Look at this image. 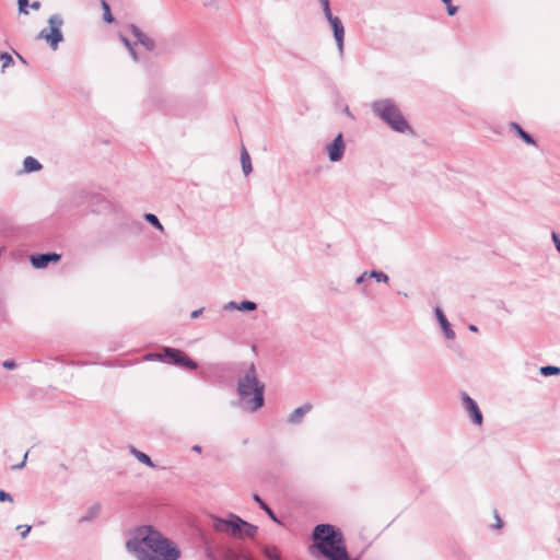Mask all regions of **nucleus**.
<instances>
[{"mask_svg":"<svg viewBox=\"0 0 560 560\" xmlns=\"http://www.w3.org/2000/svg\"><path fill=\"white\" fill-rule=\"evenodd\" d=\"M126 548L138 560H178L180 557L177 546L152 526L136 528Z\"/></svg>","mask_w":560,"mask_h":560,"instance_id":"f257e3e1","label":"nucleus"},{"mask_svg":"<svg viewBox=\"0 0 560 560\" xmlns=\"http://www.w3.org/2000/svg\"><path fill=\"white\" fill-rule=\"evenodd\" d=\"M243 372L237 382V393L245 408L249 411H256L264 406L265 384L259 381L253 362L244 363Z\"/></svg>","mask_w":560,"mask_h":560,"instance_id":"f03ea898","label":"nucleus"},{"mask_svg":"<svg viewBox=\"0 0 560 560\" xmlns=\"http://www.w3.org/2000/svg\"><path fill=\"white\" fill-rule=\"evenodd\" d=\"M213 528L218 533L230 535L234 538H254L258 532V527L244 520L236 514L231 513L228 518L212 516Z\"/></svg>","mask_w":560,"mask_h":560,"instance_id":"7ed1b4c3","label":"nucleus"},{"mask_svg":"<svg viewBox=\"0 0 560 560\" xmlns=\"http://www.w3.org/2000/svg\"><path fill=\"white\" fill-rule=\"evenodd\" d=\"M374 112L385 120L395 131L413 135L412 129L402 117L398 107L389 100L374 103Z\"/></svg>","mask_w":560,"mask_h":560,"instance_id":"20e7f679","label":"nucleus"},{"mask_svg":"<svg viewBox=\"0 0 560 560\" xmlns=\"http://www.w3.org/2000/svg\"><path fill=\"white\" fill-rule=\"evenodd\" d=\"M49 27L42 30L38 37L45 39L52 49L63 39L61 33L62 20L58 15L50 16L48 20Z\"/></svg>","mask_w":560,"mask_h":560,"instance_id":"39448f33","label":"nucleus"},{"mask_svg":"<svg viewBox=\"0 0 560 560\" xmlns=\"http://www.w3.org/2000/svg\"><path fill=\"white\" fill-rule=\"evenodd\" d=\"M165 363L183 366L187 370H196L198 364L192 361L184 351L171 347L163 348Z\"/></svg>","mask_w":560,"mask_h":560,"instance_id":"423d86ee","label":"nucleus"},{"mask_svg":"<svg viewBox=\"0 0 560 560\" xmlns=\"http://www.w3.org/2000/svg\"><path fill=\"white\" fill-rule=\"evenodd\" d=\"M462 400L465 411L467 412L470 420L477 424L481 425L483 421L482 413L477 405V402L466 393H462Z\"/></svg>","mask_w":560,"mask_h":560,"instance_id":"0eeeda50","label":"nucleus"},{"mask_svg":"<svg viewBox=\"0 0 560 560\" xmlns=\"http://www.w3.org/2000/svg\"><path fill=\"white\" fill-rule=\"evenodd\" d=\"M61 256L56 253L37 254L31 256L32 266L36 269L46 268L50 262L59 261Z\"/></svg>","mask_w":560,"mask_h":560,"instance_id":"6e6552de","label":"nucleus"},{"mask_svg":"<svg viewBox=\"0 0 560 560\" xmlns=\"http://www.w3.org/2000/svg\"><path fill=\"white\" fill-rule=\"evenodd\" d=\"M327 152L331 162L341 160L345 152V144L342 141V135L339 133L335 140L327 147Z\"/></svg>","mask_w":560,"mask_h":560,"instance_id":"1a4fd4ad","label":"nucleus"},{"mask_svg":"<svg viewBox=\"0 0 560 560\" xmlns=\"http://www.w3.org/2000/svg\"><path fill=\"white\" fill-rule=\"evenodd\" d=\"M327 20L334 31V36L337 42L338 49L340 52H342L343 51V38H345L343 25H342L341 21L339 20V18H337V16L331 15V18L327 19Z\"/></svg>","mask_w":560,"mask_h":560,"instance_id":"9d476101","label":"nucleus"},{"mask_svg":"<svg viewBox=\"0 0 560 560\" xmlns=\"http://www.w3.org/2000/svg\"><path fill=\"white\" fill-rule=\"evenodd\" d=\"M256 308H257V304L252 301H242L240 303L231 301L223 306L224 311L237 310V311H243V312H252V311H255Z\"/></svg>","mask_w":560,"mask_h":560,"instance_id":"9b49d317","label":"nucleus"},{"mask_svg":"<svg viewBox=\"0 0 560 560\" xmlns=\"http://www.w3.org/2000/svg\"><path fill=\"white\" fill-rule=\"evenodd\" d=\"M435 316L441 325V328L443 329L445 338L454 339L455 332L452 329L451 324L448 323V320L446 319L444 313L442 312V310L440 307L435 308Z\"/></svg>","mask_w":560,"mask_h":560,"instance_id":"f8f14e48","label":"nucleus"},{"mask_svg":"<svg viewBox=\"0 0 560 560\" xmlns=\"http://www.w3.org/2000/svg\"><path fill=\"white\" fill-rule=\"evenodd\" d=\"M130 30H131L132 35L137 38L138 43L143 45L149 50L154 49L155 44L151 37L145 35L144 33H142V31L139 27H137L136 25H131Z\"/></svg>","mask_w":560,"mask_h":560,"instance_id":"ddd939ff","label":"nucleus"},{"mask_svg":"<svg viewBox=\"0 0 560 560\" xmlns=\"http://www.w3.org/2000/svg\"><path fill=\"white\" fill-rule=\"evenodd\" d=\"M312 409L311 404H305L292 411V413L288 418V422L291 424L301 423L303 417Z\"/></svg>","mask_w":560,"mask_h":560,"instance_id":"4468645a","label":"nucleus"},{"mask_svg":"<svg viewBox=\"0 0 560 560\" xmlns=\"http://www.w3.org/2000/svg\"><path fill=\"white\" fill-rule=\"evenodd\" d=\"M253 500L259 504L260 509L264 510L273 522L282 524L281 521L273 513V511L261 500V498L258 494H253Z\"/></svg>","mask_w":560,"mask_h":560,"instance_id":"2eb2a0df","label":"nucleus"},{"mask_svg":"<svg viewBox=\"0 0 560 560\" xmlns=\"http://www.w3.org/2000/svg\"><path fill=\"white\" fill-rule=\"evenodd\" d=\"M101 506L100 504H94L88 509L84 515L79 518V523H86L93 521L100 513Z\"/></svg>","mask_w":560,"mask_h":560,"instance_id":"dca6fc26","label":"nucleus"},{"mask_svg":"<svg viewBox=\"0 0 560 560\" xmlns=\"http://www.w3.org/2000/svg\"><path fill=\"white\" fill-rule=\"evenodd\" d=\"M130 453L142 464L149 466V467H155L151 458L143 452L138 451L133 446L130 447Z\"/></svg>","mask_w":560,"mask_h":560,"instance_id":"f3484780","label":"nucleus"},{"mask_svg":"<svg viewBox=\"0 0 560 560\" xmlns=\"http://www.w3.org/2000/svg\"><path fill=\"white\" fill-rule=\"evenodd\" d=\"M24 170L25 172H36V171H39L42 168V164L34 158L32 156H27L25 160H24Z\"/></svg>","mask_w":560,"mask_h":560,"instance_id":"a211bd4d","label":"nucleus"},{"mask_svg":"<svg viewBox=\"0 0 560 560\" xmlns=\"http://www.w3.org/2000/svg\"><path fill=\"white\" fill-rule=\"evenodd\" d=\"M241 163H242V168H243L244 174L248 175L252 172V162H250V156H249L248 152L246 151V149L242 150Z\"/></svg>","mask_w":560,"mask_h":560,"instance_id":"6ab92c4d","label":"nucleus"},{"mask_svg":"<svg viewBox=\"0 0 560 560\" xmlns=\"http://www.w3.org/2000/svg\"><path fill=\"white\" fill-rule=\"evenodd\" d=\"M101 7L103 9V20L108 24L114 23L115 20L110 12L109 4L105 0H101Z\"/></svg>","mask_w":560,"mask_h":560,"instance_id":"aec40b11","label":"nucleus"},{"mask_svg":"<svg viewBox=\"0 0 560 560\" xmlns=\"http://www.w3.org/2000/svg\"><path fill=\"white\" fill-rule=\"evenodd\" d=\"M539 372L544 376L558 375L560 374V368L553 365H546L541 366Z\"/></svg>","mask_w":560,"mask_h":560,"instance_id":"412c9836","label":"nucleus"},{"mask_svg":"<svg viewBox=\"0 0 560 560\" xmlns=\"http://www.w3.org/2000/svg\"><path fill=\"white\" fill-rule=\"evenodd\" d=\"M512 127L518 132V135L525 142H527L528 144H535L533 138L527 132H525L517 124L513 122Z\"/></svg>","mask_w":560,"mask_h":560,"instance_id":"4be33fe9","label":"nucleus"},{"mask_svg":"<svg viewBox=\"0 0 560 560\" xmlns=\"http://www.w3.org/2000/svg\"><path fill=\"white\" fill-rule=\"evenodd\" d=\"M265 556L269 560H281L280 553H279V551H278V549L276 547H267L265 549Z\"/></svg>","mask_w":560,"mask_h":560,"instance_id":"5701e85b","label":"nucleus"},{"mask_svg":"<svg viewBox=\"0 0 560 560\" xmlns=\"http://www.w3.org/2000/svg\"><path fill=\"white\" fill-rule=\"evenodd\" d=\"M144 360L147 361H165L164 351L162 352H152L144 355Z\"/></svg>","mask_w":560,"mask_h":560,"instance_id":"b1692460","label":"nucleus"},{"mask_svg":"<svg viewBox=\"0 0 560 560\" xmlns=\"http://www.w3.org/2000/svg\"><path fill=\"white\" fill-rule=\"evenodd\" d=\"M369 278H374L378 282H381V281L387 282L388 281V276L386 273H384L383 271L372 270L371 272H369Z\"/></svg>","mask_w":560,"mask_h":560,"instance_id":"393cba45","label":"nucleus"},{"mask_svg":"<svg viewBox=\"0 0 560 560\" xmlns=\"http://www.w3.org/2000/svg\"><path fill=\"white\" fill-rule=\"evenodd\" d=\"M318 2L323 7L326 19H330L332 14L329 7V0H318Z\"/></svg>","mask_w":560,"mask_h":560,"instance_id":"a878e982","label":"nucleus"},{"mask_svg":"<svg viewBox=\"0 0 560 560\" xmlns=\"http://www.w3.org/2000/svg\"><path fill=\"white\" fill-rule=\"evenodd\" d=\"M145 220L149 221L151 224L155 225L158 229L163 230V226L161 225L156 215L148 213L145 214Z\"/></svg>","mask_w":560,"mask_h":560,"instance_id":"bb28decb","label":"nucleus"},{"mask_svg":"<svg viewBox=\"0 0 560 560\" xmlns=\"http://www.w3.org/2000/svg\"><path fill=\"white\" fill-rule=\"evenodd\" d=\"M19 4V12L22 14H28L27 7H28V0H18Z\"/></svg>","mask_w":560,"mask_h":560,"instance_id":"cd10ccee","label":"nucleus"},{"mask_svg":"<svg viewBox=\"0 0 560 560\" xmlns=\"http://www.w3.org/2000/svg\"><path fill=\"white\" fill-rule=\"evenodd\" d=\"M0 59L3 61V63H2L3 69L9 67L13 61L12 57L5 52L0 55Z\"/></svg>","mask_w":560,"mask_h":560,"instance_id":"c85d7f7f","label":"nucleus"},{"mask_svg":"<svg viewBox=\"0 0 560 560\" xmlns=\"http://www.w3.org/2000/svg\"><path fill=\"white\" fill-rule=\"evenodd\" d=\"M16 529L20 530L21 537L25 538L28 535V533L31 532V526L30 525H19L16 527Z\"/></svg>","mask_w":560,"mask_h":560,"instance_id":"c756f323","label":"nucleus"},{"mask_svg":"<svg viewBox=\"0 0 560 560\" xmlns=\"http://www.w3.org/2000/svg\"><path fill=\"white\" fill-rule=\"evenodd\" d=\"M447 7V13L454 15L457 12V7L452 5V0H442Z\"/></svg>","mask_w":560,"mask_h":560,"instance_id":"7c9ffc66","label":"nucleus"},{"mask_svg":"<svg viewBox=\"0 0 560 560\" xmlns=\"http://www.w3.org/2000/svg\"><path fill=\"white\" fill-rule=\"evenodd\" d=\"M0 501L1 502H4V501H8V502H13V498L10 493L5 492L4 490H0Z\"/></svg>","mask_w":560,"mask_h":560,"instance_id":"2f4dec72","label":"nucleus"},{"mask_svg":"<svg viewBox=\"0 0 560 560\" xmlns=\"http://www.w3.org/2000/svg\"><path fill=\"white\" fill-rule=\"evenodd\" d=\"M2 366L4 369H8V370H13L16 368V363L13 361V360H5L3 363H2Z\"/></svg>","mask_w":560,"mask_h":560,"instance_id":"473e14b6","label":"nucleus"},{"mask_svg":"<svg viewBox=\"0 0 560 560\" xmlns=\"http://www.w3.org/2000/svg\"><path fill=\"white\" fill-rule=\"evenodd\" d=\"M27 456H28V452H26V453L24 454L23 460H22L20 464L14 465L12 468H13V469H21V468H23V467L25 466V464H26Z\"/></svg>","mask_w":560,"mask_h":560,"instance_id":"72a5a7b5","label":"nucleus"},{"mask_svg":"<svg viewBox=\"0 0 560 560\" xmlns=\"http://www.w3.org/2000/svg\"><path fill=\"white\" fill-rule=\"evenodd\" d=\"M368 278H369V272L364 271L360 277L357 278L355 282L358 284H361V283L365 282Z\"/></svg>","mask_w":560,"mask_h":560,"instance_id":"f704fd0d","label":"nucleus"},{"mask_svg":"<svg viewBox=\"0 0 560 560\" xmlns=\"http://www.w3.org/2000/svg\"><path fill=\"white\" fill-rule=\"evenodd\" d=\"M202 312H203V308L195 310V311L191 312L190 317L191 318H197V317H199L201 315Z\"/></svg>","mask_w":560,"mask_h":560,"instance_id":"c9c22d12","label":"nucleus"},{"mask_svg":"<svg viewBox=\"0 0 560 560\" xmlns=\"http://www.w3.org/2000/svg\"><path fill=\"white\" fill-rule=\"evenodd\" d=\"M494 516H495V520H497L495 528H501V527H502V525H503V523H502V521H501V518L499 517V515H498V513H497V512H495Z\"/></svg>","mask_w":560,"mask_h":560,"instance_id":"e433bc0d","label":"nucleus"},{"mask_svg":"<svg viewBox=\"0 0 560 560\" xmlns=\"http://www.w3.org/2000/svg\"><path fill=\"white\" fill-rule=\"evenodd\" d=\"M128 50H129V52H130V55H131L132 59H133L135 61H137V60H138V56H137V54H136V51H135L133 46H131L130 48H128Z\"/></svg>","mask_w":560,"mask_h":560,"instance_id":"4c0bfd02","label":"nucleus"},{"mask_svg":"<svg viewBox=\"0 0 560 560\" xmlns=\"http://www.w3.org/2000/svg\"><path fill=\"white\" fill-rule=\"evenodd\" d=\"M128 50H129V52H130V55H131L132 59H133L135 61H137V60H138V56H137V54H136V51H135L133 46H131L130 48H128Z\"/></svg>","mask_w":560,"mask_h":560,"instance_id":"58836bf2","label":"nucleus"},{"mask_svg":"<svg viewBox=\"0 0 560 560\" xmlns=\"http://www.w3.org/2000/svg\"><path fill=\"white\" fill-rule=\"evenodd\" d=\"M121 42L124 43V45L126 46V48H130L132 45L129 43V40L125 37H121Z\"/></svg>","mask_w":560,"mask_h":560,"instance_id":"ea45409f","label":"nucleus"},{"mask_svg":"<svg viewBox=\"0 0 560 560\" xmlns=\"http://www.w3.org/2000/svg\"><path fill=\"white\" fill-rule=\"evenodd\" d=\"M552 240H553L556 245H560V240H559V237H558V235L556 233H552Z\"/></svg>","mask_w":560,"mask_h":560,"instance_id":"a19ab883","label":"nucleus"},{"mask_svg":"<svg viewBox=\"0 0 560 560\" xmlns=\"http://www.w3.org/2000/svg\"><path fill=\"white\" fill-rule=\"evenodd\" d=\"M31 7L35 10L39 9L40 8V3L38 1H35L31 4Z\"/></svg>","mask_w":560,"mask_h":560,"instance_id":"79ce46f5","label":"nucleus"},{"mask_svg":"<svg viewBox=\"0 0 560 560\" xmlns=\"http://www.w3.org/2000/svg\"><path fill=\"white\" fill-rule=\"evenodd\" d=\"M192 451H195V452H197V453H200V452H201V446H199V445H195V446L192 447Z\"/></svg>","mask_w":560,"mask_h":560,"instance_id":"37998d69","label":"nucleus"},{"mask_svg":"<svg viewBox=\"0 0 560 560\" xmlns=\"http://www.w3.org/2000/svg\"><path fill=\"white\" fill-rule=\"evenodd\" d=\"M468 328H469V330H471V331H477V327H476L475 325H469V327H468Z\"/></svg>","mask_w":560,"mask_h":560,"instance_id":"c03bdc74","label":"nucleus"},{"mask_svg":"<svg viewBox=\"0 0 560 560\" xmlns=\"http://www.w3.org/2000/svg\"><path fill=\"white\" fill-rule=\"evenodd\" d=\"M558 249V252L560 253V247H556Z\"/></svg>","mask_w":560,"mask_h":560,"instance_id":"a18cd8bd","label":"nucleus"}]
</instances>
